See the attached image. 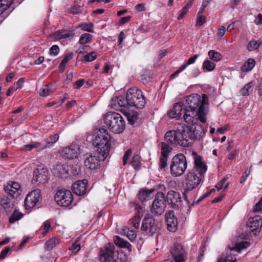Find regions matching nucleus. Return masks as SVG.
<instances>
[{"mask_svg":"<svg viewBox=\"0 0 262 262\" xmlns=\"http://www.w3.org/2000/svg\"><path fill=\"white\" fill-rule=\"evenodd\" d=\"M194 159V167L189 170L184 176L183 195L185 201L189 202V198L192 194V191L200 183L202 176L207 170V166L202 161L201 156L193 152Z\"/></svg>","mask_w":262,"mask_h":262,"instance_id":"obj_1","label":"nucleus"},{"mask_svg":"<svg viewBox=\"0 0 262 262\" xmlns=\"http://www.w3.org/2000/svg\"><path fill=\"white\" fill-rule=\"evenodd\" d=\"M189 126L185 124H179L177 125L176 129L170 130L167 132L170 134L179 145L188 147L191 146L195 139L202 137L205 133V129L203 126L198 124Z\"/></svg>","mask_w":262,"mask_h":262,"instance_id":"obj_2","label":"nucleus"},{"mask_svg":"<svg viewBox=\"0 0 262 262\" xmlns=\"http://www.w3.org/2000/svg\"><path fill=\"white\" fill-rule=\"evenodd\" d=\"M208 104V98L206 95L202 97L199 94H194L186 97V109L195 111V114L199 115V120L202 123H205L206 118V109L205 105Z\"/></svg>","mask_w":262,"mask_h":262,"instance_id":"obj_3","label":"nucleus"},{"mask_svg":"<svg viewBox=\"0 0 262 262\" xmlns=\"http://www.w3.org/2000/svg\"><path fill=\"white\" fill-rule=\"evenodd\" d=\"M93 145L97 154H101L100 158H106L111 147V136L106 129L101 127L99 129L93 140Z\"/></svg>","mask_w":262,"mask_h":262,"instance_id":"obj_4","label":"nucleus"},{"mask_svg":"<svg viewBox=\"0 0 262 262\" xmlns=\"http://www.w3.org/2000/svg\"><path fill=\"white\" fill-rule=\"evenodd\" d=\"M104 124L110 131L115 134L122 133L125 128V121L119 113L110 112L106 114L104 119Z\"/></svg>","mask_w":262,"mask_h":262,"instance_id":"obj_5","label":"nucleus"},{"mask_svg":"<svg viewBox=\"0 0 262 262\" xmlns=\"http://www.w3.org/2000/svg\"><path fill=\"white\" fill-rule=\"evenodd\" d=\"M166 133L164 136V141L161 143V151L159 166L161 170H164L167 166V159L169 154L171 152L173 146L179 145L174 138H172L171 134Z\"/></svg>","mask_w":262,"mask_h":262,"instance_id":"obj_6","label":"nucleus"},{"mask_svg":"<svg viewBox=\"0 0 262 262\" xmlns=\"http://www.w3.org/2000/svg\"><path fill=\"white\" fill-rule=\"evenodd\" d=\"M126 99L128 105L138 109L143 108L146 104V100L142 92L137 88H132L128 90Z\"/></svg>","mask_w":262,"mask_h":262,"instance_id":"obj_7","label":"nucleus"},{"mask_svg":"<svg viewBox=\"0 0 262 262\" xmlns=\"http://www.w3.org/2000/svg\"><path fill=\"white\" fill-rule=\"evenodd\" d=\"M187 167V160L183 154H177L172 158L170 165V173L172 176L176 177L181 176Z\"/></svg>","mask_w":262,"mask_h":262,"instance_id":"obj_8","label":"nucleus"},{"mask_svg":"<svg viewBox=\"0 0 262 262\" xmlns=\"http://www.w3.org/2000/svg\"><path fill=\"white\" fill-rule=\"evenodd\" d=\"M160 223L156 221L151 216H146L143 220L141 230L145 231L147 234L153 235L154 234L157 233L160 231Z\"/></svg>","mask_w":262,"mask_h":262,"instance_id":"obj_9","label":"nucleus"},{"mask_svg":"<svg viewBox=\"0 0 262 262\" xmlns=\"http://www.w3.org/2000/svg\"><path fill=\"white\" fill-rule=\"evenodd\" d=\"M166 199L164 193L158 192L150 208L151 212L155 215H160L164 211L166 207Z\"/></svg>","mask_w":262,"mask_h":262,"instance_id":"obj_10","label":"nucleus"},{"mask_svg":"<svg viewBox=\"0 0 262 262\" xmlns=\"http://www.w3.org/2000/svg\"><path fill=\"white\" fill-rule=\"evenodd\" d=\"M101 154H97L95 151L93 154H86L84 155V164L86 168L95 171L100 166L101 160H104L106 158H100Z\"/></svg>","mask_w":262,"mask_h":262,"instance_id":"obj_11","label":"nucleus"},{"mask_svg":"<svg viewBox=\"0 0 262 262\" xmlns=\"http://www.w3.org/2000/svg\"><path fill=\"white\" fill-rule=\"evenodd\" d=\"M54 199L58 205L68 207L71 204L73 201V194L69 190L61 189L56 192Z\"/></svg>","mask_w":262,"mask_h":262,"instance_id":"obj_12","label":"nucleus"},{"mask_svg":"<svg viewBox=\"0 0 262 262\" xmlns=\"http://www.w3.org/2000/svg\"><path fill=\"white\" fill-rule=\"evenodd\" d=\"M115 246L110 243L106 244L100 251V260L101 262H123L122 259L116 260L113 258Z\"/></svg>","mask_w":262,"mask_h":262,"instance_id":"obj_13","label":"nucleus"},{"mask_svg":"<svg viewBox=\"0 0 262 262\" xmlns=\"http://www.w3.org/2000/svg\"><path fill=\"white\" fill-rule=\"evenodd\" d=\"M170 252L175 262H186L187 253L181 244H173L170 247Z\"/></svg>","mask_w":262,"mask_h":262,"instance_id":"obj_14","label":"nucleus"},{"mask_svg":"<svg viewBox=\"0 0 262 262\" xmlns=\"http://www.w3.org/2000/svg\"><path fill=\"white\" fill-rule=\"evenodd\" d=\"M169 205L174 209H179L182 207V199L181 194L176 191H168L166 200Z\"/></svg>","mask_w":262,"mask_h":262,"instance_id":"obj_15","label":"nucleus"},{"mask_svg":"<svg viewBox=\"0 0 262 262\" xmlns=\"http://www.w3.org/2000/svg\"><path fill=\"white\" fill-rule=\"evenodd\" d=\"M48 172L46 168H36L34 171L32 183H38V184H45L48 181Z\"/></svg>","mask_w":262,"mask_h":262,"instance_id":"obj_16","label":"nucleus"},{"mask_svg":"<svg viewBox=\"0 0 262 262\" xmlns=\"http://www.w3.org/2000/svg\"><path fill=\"white\" fill-rule=\"evenodd\" d=\"M41 195V191L39 189H35L30 192L25 200V205L26 208H32L35 206L39 201Z\"/></svg>","mask_w":262,"mask_h":262,"instance_id":"obj_17","label":"nucleus"},{"mask_svg":"<svg viewBox=\"0 0 262 262\" xmlns=\"http://www.w3.org/2000/svg\"><path fill=\"white\" fill-rule=\"evenodd\" d=\"M165 216L167 229L172 232L176 231L178 227V222L174 212L169 211L165 214Z\"/></svg>","mask_w":262,"mask_h":262,"instance_id":"obj_18","label":"nucleus"},{"mask_svg":"<svg viewBox=\"0 0 262 262\" xmlns=\"http://www.w3.org/2000/svg\"><path fill=\"white\" fill-rule=\"evenodd\" d=\"M247 225L250 231L253 232L254 235H256L261 228L262 219L259 216L251 217L249 219Z\"/></svg>","mask_w":262,"mask_h":262,"instance_id":"obj_19","label":"nucleus"},{"mask_svg":"<svg viewBox=\"0 0 262 262\" xmlns=\"http://www.w3.org/2000/svg\"><path fill=\"white\" fill-rule=\"evenodd\" d=\"M5 190L14 198H17L20 195L21 191L20 190V185L18 183L15 182L8 183L5 187Z\"/></svg>","mask_w":262,"mask_h":262,"instance_id":"obj_20","label":"nucleus"},{"mask_svg":"<svg viewBox=\"0 0 262 262\" xmlns=\"http://www.w3.org/2000/svg\"><path fill=\"white\" fill-rule=\"evenodd\" d=\"M88 181L85 179L76 181L72 185L73 193L77 195H82L86 193Z\"/></svg>","mask_w":262,"mask_h":262,"instance_id":"obj_21","label":"nucleus"},{"mask_svg":"<svg viewBox=\"0 0 262 262\" xmlns=\"http://www.w3.org/2000/svg\"><path fill=\"white\" fill-rule=\"evenodd\" d=\"M184 110H186L183 107V103L182 102L176 103L173 106V107L169 110L168 113V116L171 118L180 119L182 114H184Z\"/></svg>","mask_w":262,"mask_h":262,"instance_id":"obj_22","label":"nucleus"},{"mask_svg":"<svg viewBox=\"0 0 262 262\" xmlns=\"http://www.w3.org/2000/svg\"><path fill=\"white\" fill-rule=\"evenodd\" d=\"M79 150L80 148L78 145H71L63 149V157L67 159L76 158L80 153Z\"/></svg>","mask_w":262,"mask_h":262,"instance_id":"obj_23","label":"nucleus"},{"mask_svg":"<svg viewBox=\"0 0 262 262\" xmlns=\"http://www.w3.org/2000/svg\"><path fill=\"white\" fill-rule=\"evenodd\" d=\"M184 114L183 118L186 123L189 124L194 125L199 119V115L195 114V111L189 110H184Z\"/></svg>","mask_w":262,"mask_h":262,"instance_id":"obj_24","label":"nucleus"},{"mask_svg":"<svg viewBox=\"0 0 262 262\" xmlns=\"http://www.w3.org/2000/svg\"><path fill=\"white\" fill-rule=\"evenodd\" d=\"M154 189H142L138 193V200L144 204L146 202L151 200L154 197L153 192Z\"/></svg>","mask_w":262,"mask_h":262,"instance_id":"obj_25","label":"nucleus"},{"mask_svg":"<svg viewBox=\"0 0 262 262\" xmlns=\"http://www.w3.org/2000/svg\"><path fill=\"white\" fill-rule=\"evenodd\" d=\"M122 113L126 117L129 124H134L138 119V113L136 111L124 109Z\"/></svg>","mask_w":262,"mask_h":262,"instance_id":"obj_26","label":"nucleus"},{"mask_svg":"<svg viewBox=\"0 0 262 262\" xmlns=\"http://www.w3.org/2000/svg\"><path fill=\"white\" fill-rule=\"evenodd\" d=\"M114 244L119 248H125L129 250L132 249V245L127 241L118 236H115L114 237Z\"/></svg>","mask_w":262,"mask_h":262,"instance_id":"obj_27","label":"nucleus"},{"mask_svg":"<svg viewBox=\"0 0 262 262\" xmlns=\"http://www.w3.org/2000/svg\"><path fill=\"white\" fill-rule=\"evenodd\" d=\"M59 136L57 134L50 136L44 140L45 146L43 147L50 148L52 147L54 144L59 140Z\"/></svg>","mask_w":262,"mask_h":262,"instance_id":"obj_28","label":"nucleus"},{"mask_svg":"<svg viewBox=\"0 0 262 262\" xmlns=\"http://www.w3.org/2000/svg\"><path fill=\"white\" fill-rule=\"evenodd\" d=\"M13 1L14 0H0V15L10 8Z\"/></svg>","mask_w":262,"mask_h":262,"instance_id":"obj_29","label":"nucleus"},{"mask_svg":"<svg viewBox=\"0 0 262 262\" xmlns=\"http://www.w3.org/2000/svg\"><path fill=\"white\" fill-rule=\"evenodd\" d=\"M255 61L252 58L248 59L242 67L241 70L243 72H248L251 71L255 66Z\"/></svg>","mask_w":262,"mask_h":262,"instance_id":"obj_30","label":"nucleus"},{"mask_svg":"<svg viewBox=\"0 0 262 262\" xmlns=\"http://www.w3.org/2000/svg\"><path fill=\"white\" fill-rule=\"evenodd\" d=\"M249 246V242L247 241H243L241 242L237 243L235 246L233 247L231 250H235L238 253H240L242 250L246 249Z\"/></svg>","mask_w":262,"mask_h":262,"instance_id":"obj_31","label":"nucleus"},{"mask_svg":"<svg viewBox=\"0 0 262 262\" xmlns=\"http://www.w3.org/2000/svg\"><path fill=\"white\" fill-rule=\"evenodd\" d=\"M0 205L5 209H9L11 206V202L7 196H2L0 197Z\"/></svg>","mask_w":262,"mask_h":262,"instance_id":"obj_32","label":"nucleus"},{"mask_svg":"<svg viewBox=\"0 0 262 262\" xmlns=\"http://www.w3.org/2000/svg\"><path fill=\"white\" fill-rule=\"evenodd\" d=\"M117 110L121 111L122 113L123 112L124 109H127V105H128L127 103L126 99L125 100L124 98L122 96L118 97V103Z\"/></svg>","mask_w":262,"mask_h":262,"instance_id":"obj_33","label":"nucleus"},{"mask_svg":"<svg viewBox=\"0 0 262 262\" xmlns=\"http://www.w3.org/2000/svg\"><path fill=\"white\" fill-rule=\"evenodd\" d=\"M141 158L138 155H135L132 158L131 164L136 170H139L141 167Z\"/></svg>","mask_w":262,"mask_h":262,"instance_id":"obj_34","label":"nucleus"},{"mask_svg":"<svg viewBox=\"0 0 262 262\" xmlns=\"http://www.w3.org/2000/svg\"><path fill=\"white\" fill-rule=\"evenodd\" d=\"M23 216V214L21 212H19L17 210H15L12 214L9 217V222L13 223L20 219Z\"/></svg>","mask_w":262,"mask_h":262,"instance_id":"obj_35","label":"nucleus"},{"mask_svg":"<svg viewBox=\"0 0 262 262\" xmlns=\"http://www.w3.org/2000/svg\"><path fill=\"white\" fill-rule=\"evenodd\" d=\"M92 35L89 33H84L81 35L79 38V42L81 45H84L91 41Z\"/></svg>","mask_w":262,"mask_h":262,"instance_id":"obj_36","label":"nucleus"},{"mask_svg":"<svg viewBox=\"0 0 262 262\" xmlns=\"http://www.w3.org/2000/svg\"><path fill=\"white\" fill-rule=\"evenodd\" d=\"M208 56L210 59L215 61H219L222 58V55L221 54L215 52L214 50H210L208 52Z\"/></svg>","mask_w":262,"mask_h":262,"instance_id":"obj_37","label":"nucleus"},{"mask_svg":"<svg viewBox=\"0 0 262 262\" xmlns=\"http://www.w3.org/2000/svg\"><path fill=\"white\" fill-rule=\"evenodd\" d=\"M123 231L129 240L133 241L136 238L137 235L134 230H129L127 228H124Z\"/></svg>","mask_w":262,"mask_h":262,"instance_id":"obj_38","label":"nucleus"},{"mask_svg":"<svg viewBox=\"0 0 262 262\" xmlns=\"http://www.w3.org/2000/svg\"><path fill=\"white\" fill-rule=\"evenodd\" d=\"M215 64L210 60H206L203 63L202 68L203 70L207 71H212L215 68Z\"/></svg>","mask_w":262,"mask_h":262,"instance_id":"obj_39","label":"nucleus"},{"mask_svg":"<svg viewBox=\"0 0 262 262\" xmlns=\"http://www.w3.org/2000/svg\"><path fill=\"white\" fill-rule=\"evenodd\" d=\"M59 243V241L58 238L54 237L48 240L46 244V247L48 249H52L57 244Z\"/></svg>","mask_w":262,"mask_h":262,"instance_id":"obj_40","label":"nucleus"},{"mask_svg":"<svg viewBox=\"0 0 262 262\" xmlns=\"http://www.w3.org/2000/svg\"><path fill=\"white\" fill-rule=\"evenodd\" d=\"M93 27L94 25L93 23H82L80 25V27L81 30L89 32H93Z\"/></svg>","mask_w":262,"mask_h":262,"instance_id":"obj_41","label":"nucleus"},{"mask_svg":"<svg viewBox=\"0 0 262 262\" xmlns=\"http://www.w3.org/2000/svg\"><path fill=\"white\" fill-rule=\"evenodd\" d=\"M69 36V33L66 31H57L54 34L55 38L56 39L66 38Z\"/></svg>","mask_w":262,"mask_h":262,"instance_id":"obj_42","label":"nucleus"},{"mask_svg":"<svg viewBox=\"0 0 262 262\" xmlns=\"http://www.w3.org/2000/svg\"><path fill=\"white\" fill-rule=\"evenodd\" d=\"M130 224L135 228H138L139 227L140 217L139 215H136L134 217L129 220Z\"/></svg>","mask_w":262,"mask_h":262,"instance_id":"obj_43","label":"nucleus"},{"mask_svg":"<svg viewBox=\"0 0 262 262\" xmlns=\"http://www.w3.org/2000/svg\"><path fill=\"white\" fill-rule=\"evenodd\" d=\"M227 179V178H224L220 181V182L216 185V188L218 191H219L220 190H221L223 188L224 189H226L228 187L229 183H227L226 184H225V182H226Z\"/></svg>","mask_w":262,"mask_h":262,"instance_id":"obj_44","label":"nucleus"},{"mask_svg":"<svg viewBox=\"0 0 262 262\" xmlns=\"http://www.w3.org/2000/svg\"><path fill=\"white\" fill-rule=\"evenodd\" d=\"M97 57V53L95 52H92L84 56L83 60L85 62H90L94 60Z\"/></svg>","mask_w":262,"mask_h":262,"instance_id":"obj_45","label":"nucleus"},{"mask_svg":"<svg viewBox=\"0 0 262 262\" xmlns=\"http://www.w3.org/2000/svg\"><path fill=\"white\" fill-rule=\"evenodd\" d=\"M81 248L80 245L78 243V240L74 242L71 246H70L69 249L72 251V253L76 254L78 252Z\"/></svg>","mask_w":262,"mask_h":262,"instance_id":"obj_46","label":"nucleus"},{"mask_svg":"<svg viewBox=\"0 0 262 262\" xmlns=\"http://www.w3.org/2000/svg\"><path fill=\"white\" fill-rule=\"evenodd\" d=\"M51 92V89L48 85H44L41 89L39 92V95L41 96H47L49 95Z\"/></svg>","mask_w":262,"mask_h":262,"instance_id":"obj_47","label":"nucleus"},{"mask_svg":"<svg viewBox=\"0 0 262 262\" xmlns=\"http://www.w3.org/2000/svg\"><path fill=\"white\" fill-rule=\"evenodd\" d=\"M259 46V44L257 41L251 40L248 45L247 49L251 51L257 49Z\"/></svg>","mask_w":262,"mask_h":262,"instance_id":"obj_48","label":"nucleus"},{"mask_svg":"<svg viewBox=\"0 0 262 262\" xmlns=\"http://www.w3.org/2000/svg\"><path fill=\"white\" fill-rule=\"evenodd\" d=\"M82 10V7L80 5H74V6L72 7L70 9L71 13L75 14H78L81 12Z\"/></svg>","mask_w":262,"mask_h":262,"instance_id":"obj_49","label":"nucleus"},{"mask_svg":"<svg viewBox=\"0 0 262 262\" xmlns=\"http://www.w3.org/2000/svg\"><path fill=\"white\" fill-rule=\"evenodd\" d=\"M51 224L48 221H45L42 227H43L44 231L42 232V234L43 235H46L47 233L49 232V230L51 228Z\"/></svg>","mask_w":262,"mask_h":262,"instance_id":"obj_50","label":"nucleus"},{"mask_svg":"<svg viewBox=\"0 0 262 262\" xmlns=\"http://www.w3.org/2000/svg\"><path fill=\"white\" fill-rule=\"evenodd\" d=\"M251 83H252V82H249V83L246 84L245 85V86L241 89V93L243 95L246 96V95H249V90L251 87Z\"/></svg>","mask_w":262,"mask_h":262,"instance_id":"obj_51","label":"nucleus"},{"mask_svg":"<svg viewBox=\"0 0 262 262\" xmlns=\"http://www.w3.org/2000/svg\"><path fill=\"white\" fill-rule=\"evenodd\" d=\"M132 153V150L131 149H128L125 152L123 157V164L124 165H126L127 163V160L129 157L131 156Z\"/></svg>","mask_w":262,"mask_h":262,"instance_id":"obj_52","label":"nucleus"},{"mask_svg":"<svg viewBox=\"0 0 262 262\" xmlns=\"http://www.w3.org/2000/svg\"><path fill=\"white\" fill-rule=\"evenodd\" d=\"M250 173V170L249 169H248V168H247L245 170V171L244 172V174L242 175V176L241 178V179H240V183L241 184L243 183L246 181L247 177L249 176Z\"/></svg>","mask_w":262,"mask_h":262,"instance_id":"obj_53","label":"nucleus"},{"mask_svg":"<svg viewBox=\"0 0 262 262\" xmlns=\"http://www.w3.org/2000/svg\"><path fill=\"white\" fill-rule=\"evenodd\" d=\"M59 51L58 46L54 45L50 49V54L54 55H57Z\"/></svg>","mask_w":262,"mask_h":262,"instance_id":"obj_54","label":"nucleus"},{"mask_svg":"<svg viewBox=\"0 0 262 262\" xmlns=\"http://www.w3.org/2000/svg\"><path fill=\"white\" fill-rule=\"evenodd\" d=\"M189 65L187 64V63L186 62L183 65H182L177 71H176L173 74H172L171 75V76H175L178 75L180 72L184 70Z\"/></svg>","mask_w":262,"mask_h":262,"instance_id":"obj_55","label":"nucleus"},{"mask_svg":"<svg viewBox=\"0 0 262 262\" xmlns=\"http://www.w3.org/2000/svg\"><path fill=\"white\" fill-rule=\"evenodd\" d=\"M261 211H262V197L258 202L256 204L254 208H253L254 212H258Z\"/></svg>","mask_w":262,"mask_h":262,"instance_id":"obj_56","label":"nucleus"},{"mask_svg":"<svg viewBox=\"0 0 262 262\" xmlns=\"http://www.w3.org/2000/svg\"><path fill=\"white\" fill-rule=\"evenodd\" d=\"M118 103V97H113L112 99L111 105L112 107L115 110H117Z\"/></svg>","mask_w":262,"mask_h":262,"instance_id":"obj_57","label":"nucleus"},{"mask_svg":"<svg viewBox=\"0 0 262 262\" xmlns=\"http://www.w3.org/2000/svg\"><path fill=\"white\" fill-rule=\"evenodd\" d=\"M32 144L33 148H37L39 150H43L46 148V147H43L45 146L44 141H43L42 143L35 142Z\"/></svg>","mask_w":262,"mask_h":262,"instance_id":"obj_58","label":"nucleus"},{"mask_svg":"<svg viewBox=\"0 0 262 262\" xmlns=\"http://www.w3.org/2000/svg\"><path fill=\"white\" fill-rule=\"evenodd\" d=\"M73 54L72 53H68L64 56L63 59L61 61V62L66 64L69 61L73 58Z\"/></svg>","mask_w":262,"mask_h":262,"instance_id":"obj_59","label":"nucleus"},{"mask_svg":"<svg viewBox=\"0 0 262 262\" xmlns=\"http://www.w3.org/2000/svg\"><path fill=\"white\" fill-rule=\"evenodd\" d=\"M84 79H79L76 81L74 84V89H80L84 84Z\"/></svg>","mask_w":262,"mask_h":262,"instance_id":"obj_60","label":"nucleus"},{"mask_svg":"<svg viewBox=\"0 0 262 262\" xmlns=\"http://www.w3.org/2000/svg\"><path fill=\"white\" fill-rule=\"evenodd\" d=\"M226 31H227V29L224 26H221L219 28L217 35L218 36L222 37L224 35Z\"/></svg>","mask_w":262,"mask_h":262,"instance_id":"obj_61","label":"nucleus"},{"mask_svg":"<svg viewBox=\"0 0 262 262\" xmlns=\"http://www.w3.org/2000/svg\"><path fill=\"white\" fill-rule=\"evenodd\" d=\"M199 54H195L193 55V56L189 58L186 61L187 63V64L190 65L191 64H193L194 63L196 59L199 57Z\"/></svg>","mask_w":262,"mask_h":262,"instance_id":"obj_62","label":"nucleus"},{"mask_svg":"<svg viewBox=\"0 0 262 262\" xmlns=\"http://www.w3.org/2000/svg\"><path fill=\"white\" fill-rule=\"evenodd\" d=\"M10 250V248L9 247H6L5 248L4 250H3L0 254V258L4 259L6 257L7 254L9 252Z\"/></svg>","mask_w":262,"mask_h":262,"instance_id":"obj_63","label":"nucleus"},{"mask_svg":"<svg viewBox=\"0 0 262 262\" xmlns=\"http://www.w3.org/2000/svg\"><path fill=\"white\" fill-rule=\"evenodd\" d=\"M254 23L258 26L262 25V14L261 13L257 15L254 20Z\"/></svg>","mask_w":262,"mask_h":262,"instance_id":"obj_64","label":"nucleus"}]
</instances>
